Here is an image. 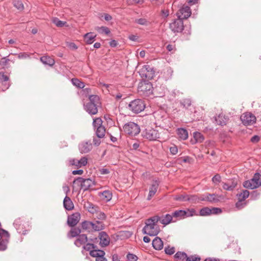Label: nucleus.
Segmentation results:
<instances>
[{
	"label": "nucleus",
	"instance_id": "412c9836",
	"mask_svg": "<svg viewBox=\"0 0 261 261\" xmlns=\"http://www.w3.org/2000/svg\"><path fill=\"white\" fill-rule=\"evenodd\" d=\"M228 120V118L222 113L220 114L218 116L215 117L216 123L221 126L226 125Z\"/></svg>",
	"mask_w": 261,
	"mask_h": 261
},
{
	"label": "nucleus",
	"instance_id": "5fc2aeb1",
	"mask_svg": "<svg viewBox=\"0 0 261 261\" xmlns=\"http://www.w3.org/2000/svg\"><path fill=\"white\" fill-rule=\"evenodd\" d=\"M164 250L166 254L170 255L173 254L175 251L174 247H170V246L165 247Z\"/></svg>",
	"mask_w": 261,
	"mask_h": 261
},
{
	"label": "nucleus",
	"instance_id": "b1692460",
	"mask_svg": "<svg viewBox=\"0 0 261 261\" xmlns=\"http://www.w3.org/2000/svg\"><path fill=\"white\" fill-rule=\"evenodd\" d=\"M63 205L64 208L68 211L72 210L74 208V205L71 199L67 196L64 198Z\"/></svg>",
	"mask_w": 261,
	"mask_h": 261
},
{
	"label": "nucleus",
	"instance_id": "cd10ccee",
	"mask_svg": "<svg viewBox=\"0 0 261 261\" xmlns=\"http://www.w3.org/2000/svg\"><path fill=\"white\" fill-rule=\"evenodd\" d=\"M99 196L101 199L106 202H108L111 200L112 197V193L109 190H105L100 193Z\"/></svg>",
	"mask_w": 261,
	"mask_h": 261
},
{
	"label": "nucleus",
	"instance_id": "864d4df0",
	"mask_svg": "<svg viewBox=\"0 0 261 261\" xmlns=\"http://www.w3.org/2000/svg\"><path fill=\"white\" fill-rule=\"evenodd\" d=\"M102 120L99 118H95L93 120V125L95 128L100 127L102 125Z\"/></svg>",
	"mask_w": 261,
	"mask_h": 261
},
{
	"label": "nucleus",
	"instance_id": "9b49d317",
	"mask_svg": "<svg viewBox=\"0 0 261 261\" xmlns=\"http://www.w3.org/2000/svg\"><path fill=\"white\" fill-rule=\"evenodd\" d=\"M191 15V11L190 8L188 6H182L176 13V15L178 18L181 19H186L188 18Z\"/></svg>",
	"mask_w": 261,
	"mask_h": 261
},
{
	"label": "nucleus",
	"instance_id": "dca6fc26",
	"mask_svg": "<svg viewBox=\"0 0 261 261\" xmlns=\"http://www.w3.org/2000/svg\"><path fill=\"white\" fill-rule=\"evenodd\" d=\"M69 162L71 165H74L77 168H81L87 165V159L86 157H82L79 160L75 159H72L69 160Z\"/></svg>",
	"mask_w": 261,
	"mask_h": 261
},
{
	"label": "nucleus",
	"instance_id": "ddd939ff",
	"mask_svg": "<svg viewBox=\"0 0 261 261\" xmlns=\"http://www.w3.org/2000/svg\"><path fill=\"white\" fill-rule=\"evenodd\" d=\"M144 137L149 140H155L159 138V134L155 129H146L144 132Z\"/></svg>",
	"mask_w": 261,
	"mask_h": 261
},
{
	"label": "nucleus",
	"instance_id": "20e7f679",
	"mask_svg": "<svg viewBox=\"0 0 261 261\" xmlns=\"http://www.w3.org/2000/svg\"><path fill=\"white\" fill-rule=\"evenodd\" d=\"M261 186V174L259 173H255L250 180L244 182L243 186L248 189H254Z\"/></svg>",
	"mask_w": 261,
	"mask_h": 261
},
{
	"label": "nucleus",
	"instance_id": "0eeeda50",
	"mask_svg": "<svg viewBox=\"0 0 261 261\" xmlns=\"http://www.w3.org/2000/svg\"><path fill=\"white\" fill-rule=\"evenodd\" d=\"M73 184L80 186L81 189L84 191H86L94 185V181L90 178H83L79 177L74 180Z\"/></svg>",
	"mask_w": 261,
	"mask_h": 261
},
{
	"label": "nucleus",
	"instance_id": "37998d69",
	"mask_svg": "<svg viewBox=\"0 0 261 261\" xmlns=\"http://www.w3.org/2000/svg\"><path fill=\"white\" fill-rule=\"evenodd\" d=\"M92 225V222L85 221L84 222H83L82 223V227L84 230L90 231L91 230V226Z\"/></svg>",
	"mask_w": 261,
	"mask_h": 261
},
{
	"label": "nucleus",
	"instance_id": "0e129e2a",
	"mask_svg": "<svg viewBox=\"0 0 261 261\" xmlns=\"http://www.w3.org/2000/svg\"><path fill=\"white\" fill-rule=\"evenodd\" d=\"M170 153L173 154H176L178 152V148L176 146L173 145V146L170 147Z\"/></svg>",
	"mask_w": 261,
	"mask_h": 261
},
{
	"label": "nucleus",
	"instance_id": "5701e85b",
	"mask_svg": "<svg viewBox=\"0 0 261 261\" xmlns=\"http://www.w3.org/2000/svg\"><path fill=\"white\" fill-rule=\"evenodd\" d=\"M9 80V77L7 75H5L3 73L0 72V81L2 82L3 85V87L2 88V90L5 91L8 89L10 86V84L8 83Z\"/></svg>",
	"mask_w": 261,
	"mask_h": 261
},
{
	"label": "nucleus",
	"instance_id": "de8ad7c7",
	"mask_svg": "<svg viewBox=\"0 0 261 261\" xmlns=\"http://www.w3.org/2000/svg\"><path fill=\"white\" fill-rule=\"evenodd\" d=\"M94 216L95 219H97L98 220V221H100L105 220L106 218V216L105 214L100 211H97L95 213Z\"/></svg>",
	"mask_w": 261,
	"mask_h": 261
},
{
	"label": "nucleus",
	"instance_id": "f257e3e1",
	"mask_svg": "<svg viewBox=\"0 0 261 261\" xmlns=\"http://www.w3.org/2000/svg\"><path fill=\"white\" fill-rule=\"evenodd\" d=\"M160 220V217L159 216H154L145 221V225L142 229L143 233L150 236H155L160 231V227L158 225V222Z\"/></svg>",
	"mask_w": 261,
	"mask_h": 261
},
{
	"label": "nucleus",
	"instance_id": "13d9d810",
	"mask_svg": "<svg viewBox=\"0 0 261 261\" xmlns=\"http://www.w3.org/2000/svg\"><path fill=\"white\" fill-rule=\"evenodd\" d=\"M188 201L193 203L198 202V196L195 195H188Z\"/></svg>",
	"mask_w": 261,
	"mask_h": 261
},
{
	"label": "nucleus",
	"instance_id": "f3484780",
	"mask_svg": "<svg viewBox=\"0 0 261 261\" xmlns=\"http://www.w3.org/2000/svg\"><path fill=\"white\" fill-rule=\"evenodd\" d=\"M159 186V181L157 180H153V182L149 188V194L147 200H149L151 197L155 195Z\"/></svg>",
	"mask_w": 261,
	"mask_h": 261
},
{
	"label": "nucleus",
	"instance_id": "58836bf2",
	"mask_svg": "<svg viewBox=\"0 0 261 261\" xmlns=\"http://www.w3.org/2000/svg\"><path fill=\"white\" fill-rule=\"evenodd\" d=\"M95 30L101 34H109L110 33V29L106 27H96Z\"/></svg>",
	"mask_w": 261,
	"mask_h": 261
},
{
	"label": "nucleus",
	"instance_id": "473e14b6",
	"mask_svg": "<svg viewBox=\"0 0 261 261\" xmlns=\"http://www.w3.org/2000/svg\"><path fill=\"white\" fill-rule=\"evenodd\" d=\"M41 62L45 65L53 66L55 64V61L51 58L48 56H43L40 58Z\"/></svg>",
	"mask_w": 261,
	"mask_h": 261
},
{
	"label": "nucleus",
	"instance_id": "052dcab7",
	"mask_svg": "<svg viewBox=\"0 0 261 261\" xmlns=\"http://www.w3.org/2000/svg\"><path fill=\"white\" fill-rule=\"evenodd\" d=\"M212 181L215 184H218L221 181V176L219 174L215 175L212 178Z\"/></svg>",
	"mask_w": 261,
	"mask_h": 261
},
{
	"label": "nucleus",
	"instance_id": "09e8293b",
	"mask_svg": "<svg viewBox=\"0 0 261 261\" xmlns=\"http://www.w3.org/2000/svg\"><path fill=\"white\" fill-rule=\"evenodd\" d=\"M188 195L187 194H182L176 196L174 199L180 201H187L188 199Z\"/></svg>",
	"mask_w": 261,
	"mask_h": 261
},
{
	"label": "nucleus",
	"instance_id": "6e6552de",
	"mask_svg": "<svg viewBox=\"0 0 261 261\" xmlns=\"http://www.w3.org/2000/svg\"><path fill=\"white\" fill-rule=\"evenodd\" d=\"M154 72L153 68L148 65L143 66L139 71L140 75L142 77L148 80H151L153 77Z\"/></svg>",
	"mask_w": 261,
	"mask_h": 261
},
{
	"label": "nucleus",
	"instance_id": "423d86ee",
	"mask_svg": "<svg viewBox=\"0 0 261 261\" xmlns=\"http://www.w3.org/2000/svg\"><path fill=\"white\" fill-rule=\"evenodd\" d=\"M145 108L144 101L141 99H135L128 105V109L134 113H139L143 111Z\"/></svg>",
	"mask_w": 261,
	"mask_h": 261
},
{
	"label": "nucleus",
	"instance_id": "3c124183",
	"mask_svg": "<svg viewBox=\"0 0 261 261\" xmlns=\"http://www.w3.org/2000/svg\"><path fill=\"white\" fill-rule=\"evenodd\" d=\"M14 6L15 8H16L18 10H23V5L21 1L19 0H15L13 2Z\"/></svg>",
	"mask_w": 261,
	"mask_h": 261
},
{
	"label": "nucleus",
	"instance_id": "4c0bfd02",
	"mask_svg": "<svg viewBox=\"0 0 261 261\" xmlns=\"http://www.w3.org/2000/svg\"><path fill=\"white\" fill-rule=\"evenodd\" d=\"M249 195V192L247 190H243L242 192L237 194V196L238 200L244 201Z\"/></svg>",
	"mask_w": 261,
	"mask_h": 261
},
{
	"label": "nucleus",
	"instance_id": "bf43d9fd",
	"mask_svg": "<svg viewBox=\"0 0 261 261\" xmlns=\"http://www.w3.org/2000/svg\"><path fill=\"white\" fill-rule=\"evenodd\" d=\"M181 104L184 107L188 108L191 105V100L190 99H183L181 102Z\"/></svg>",
	"mask_w": 261,
	"mask_h": 261
},
{
	"label": "nucleus",
	"instance_id": "603ef678",
	"mask_svg": "<svg viewBox=\"0 0 261 261\" xmlns=\"http://www.w3.org/2000/svg\"><path fill=\"white\" fill-rule=\"evenodd\" d=\"M98 207L92 203L89 204V206L88 207V210L89 212L91 214H95V213L98 211Z\"/></svg>",
	"mask_w": 261,
	"mask_h": 261
},
{
	"label": "nucleus",
	"instance_id": "6ab92c4d",
	"mask_svg": "<svg viewBox=\"0 0 261 261\" xmlns=\"http://www.w3.org/2000/svg\"><path fill=\"white\" fill-rule=\"evenodd\" d=\"M99 238L100 239V244L101 246H107L110 244V238L108 235L104 231L99 233Z\"/></svg>",
	"mask_w": 261,
	"mask_h": 261
},
{
	"label": "nucleus",
	"instance_id": "f8f14e48",
	"mask_svg": "<svg viewBox=\"0 0 261 261\" xmlns=\"http://www.w3.org/2000/svg\"><path fill=\"white\" fill-rule=\"evenodd\" d=\"M242 123L245 125H252L256 121V117L252 113L247 112L242 114L241 116Z\"/></svg>",
	"mask_w": 261,
	"mask_h": 261
},
{
	"label": "nucleus",
	"instance_id": "e433bc0d",
	"mask_svg": "<svg viewBox=\"0 0 261 261\" xmlns=\"http://www.w3.org/2000/svg\"><path fill=\"white\" fill-rule=\"evenodd\" d=\"M186 214L185 210H177L172 213L173 217L176 218L178 219H181L185 218V214Z\"/></svg>",
	"mask_w": 261,
	"mask_h": 261
},
{
	"label": "nucleus",
	"instance_id": "a18cd8bd",
	"mask_svg": "<svg viewBox=\"0 0 261 261\" xmlns=\"http://www.w3.org/2000/svg\"><path fill=\"white\" fill-rule=\"evenodd\" d=\"M211 208L205 207L200 210L199 212V215L201 216H206L211 215Z\"/></svg>",
	"mask_w": 261,
	"mask_h": 261
},
{
	"label": "nucleus",
	"instance_id": "a19ab883",
	"mask_svg": "<svg viewBox=\"0 0 261 261\" xmlns=\"http://www.w3.org/2000/svg\"><path fill=\"white\" fill-rule=\"evenodd\" d=\"M71 82L72 84L76 86V87L81 89L84 88L85 87V84L83 82L80 81L79 79L76 78H73L71 80Z\"/></svg>",
	"mask_w": 261,
	"mask_h": 261
},
{
	"label": "nucleus",
	"instance_id": "49530a36",
	"mask_svg": "<svg viewBox=\"0 0 261 261\" xmlns=\"http://www.w3.org/2000/svg\"><path fill=\"white\" fill-rule=\"evenodd\" d=\"M185 211L186 214H185V218L192 217L195 215H198L196 211L194 208H188Z\"/></svg>",
	"mask_w": 261,
	"mask_h": 261
},
{
	"label": "nucleus",
	"instance_id": "7ed1b4c3",
	"mask_svg": "<svg viewBox=\"0 0 261 261\" xmlns=\"http://www.w3.org/2000/svg\"><path fill=\"white\" fill-rule=\"evenodd\" d=\"M138 91L142 96H148L153 93L152 85L149 82H141L138 87Z\"/></svg>",
	"mask_w": 261,
	"mask_h": 261
},
{
	"label": "nucleus",
	"instance_id": "4be33fe9",
	"mask_svg": "<svg viewBox=\"0 0 261 261\" xmlns=\"http://www.w3.org/2000/svg\"><path fill=\"white\" fill-rule=\"evenodd\" d=\"M153 247L158 250H160L163 248V242L159 237H155L152 242Z\"/></svg>",
	"mask_w": 261,
	"mask_h": 261
},
{
	"label": "nucleus",
	"instance_id": "69168bd1",
	"mask_svg": "<svg viewBox=\"0 0 261 261\" xmlns=\"http://www.w3.org/2000/svg\"><path fill=\"white\" fill-rule=\"evenodd\" d=\"M18 58L19 59L29 58L30 55L27 53H21L18 55Z\"/></svg>",
	"mask_w": 261,
	"mask_h": 261
},
{
	"label": "nucleus",
	"instance_id": "2f4dec72",
	"mask_svg": "<svg viewBox=\"0 0 261 261\" xmlns=\"http://www.w3.org/2000/svg\"><path fill=\"white\" fill-rule=\"evenodd\" d=\"M187 257V254L184 252L178 251L174 255V258L177 259V261H184L185 260L186 261Z\"/></svg>",
	"mask_w": 261,
	"mask_h": 261
},
{
	"label": "nucleus",
	"instance_id": "c9c22d12",
	"mask_svg": "<svg viewBox=\"0 0 261 261\" xmlns=\"http://www.w3.org/2000/svg\"><path fill=\"white\" fill-rule=\"evenodd\" d=\"M81 232V230L80 228L77 227H74L71 228L70 232L68 234V237L69 238H74L75 237H78L80 235V233Z\"/></svg>",
	"mask_w": 261,
	"mask_h": 261
},
{
	"label": "nucleus",
	"instance_id": "4468645a",
	"mask_svg": "<svg viewBox=\"0 0 261 261\" xmlns=\"http://www.w3.org/2000/svg\"><path fill=\"white\" fill-rule=\"evenodd\" d=\"M81 218V215L79 212L73 213L68 217L67 223L69 226L73 227L75 226L79 222Z\"/></svg>",
	"mask_w": 261,
	"mask_h": 261
},
{
	"label": "nucleus",
	"instance_id": "1a4fd4ad",
	"mask_svg": "<svg viewBox=\"0 0 261 261\" xmlns=\"http://www.w3.org/2000/svg\"><path fill=\"white\" fill-rule=\"evenodd\" d=\"M10 235L6 230H0V251H5L7 248Z\"/></svg>",
	"mask_w": 261,
	"mask_h": 261
},
{
	"label": "nucleus",
	"instance_id": "338daca9",
	"mask_svg": "<svg viewBox=\"0 0 261 261\" xmlns=\"http://www.w3.org/2000/svg\"><path fill=\"white\" fill-rule=\"evenodd\" d=\"M67 46L72 50H76L77 48V46L73 42H67Z\"/></svg>",
	"mask_w": 261,
	"mask_h": 261
},
{
	"label": "nucleus",
	"instance_id": "aec40b11",
	"mask_svg": "<svg viewBox=\"0 0 261 261\" xmlns=\"http://www.w3.org/2000/svg\"><path fill=\"white\" fill-rule=\"evenodd\" d=\"M88 239L86 234H82L79 235L76 240L74 242V244L77 247H81V246L85 245L87 242Z\"/></svg>",
	"mask_w": 261,
	"mask_h": 261
},
{
	"label": "nucleus",
	"instance_id": "8fccbe9b",
	"mask_svg": "<svg viewBox=\"0 0 261 261\" xmlns=\"http://www.w3.org/2000/svg\"><path fill=\"white\" fill-rule=\"evenodd\" d=\"M53 23L57 27H62L65 25L66 22L59 20L58 18H55L53 20Z\"/></svg>",
	"mask_w": 261,
	"mask_h": 261
},
{
	"label": "nucleus",
	"instance_id": "680f3d73",
	"mask_svg": "<svg viewBox=\"0 0 261 261\" xmlns=\"http://www.w3.org/2000/svg\"><path fill=\"white\" fill-rule=\"evenodd\" d=\"M243 200H239L236 203V206L238 209H241L243 207H244V206L246 205V203L243 202Z\"/></svg>",
	"mask_w": 261,
	"mask_h": 261
},
{
	"label": "nucleus",
	"instance_id": "39448f33",
	"mask_svg": "<svg viewBox=\"0 0 261 261\" xmlns=\"http://www.w3.org/2000/svg\"><path fill=\"white\" fill-rule=\"evenodd\" d=\"M123 129L125 134L130 136H136L140 133L139 125L133 122H129L125 123L123 126Z\"/></svg>",
	"mask_w": 261,
	"mask_h": 261
},
{
	"label": "nucleus",
	"instance_id": "a878e982",
	"mask_svg": "<svg viewBox=\"0 0 261 261\" xmlns=\"http://www.w3.org/2000/svg\"><path fill=\"white\" fill-rule=\"evenodd\" d=\"M177 134L179 138L181 140H186L188 138V133L187 129L184 128L177 129Z\"/></svg>",
	"mask_w": 261,
	"mask_h": 261
},
{
	"label": "nucleus",
	"instance_id": "72a5a7b5",
	"mask_svg": "<svg viewBox=\"0 0 261 261\" xmlns=\"http://www.w3.org/2000/svg\"><path fill=\"white\" fill-rule=\"evenodd\" d=\"M84 249L85 250L89 251V254L91 255V252L92 251H99L100 249H98L97 246L92 243H87L83 246Z\"/></svg>",
	"mask_w": 261,
	"mask_h": 261
},
{
	"label": "nucleus",
	"instance_id": "f03ea898",
	"mask_svg": "<svg viewBox=\"0 0 261 261\" xmlns=\"http://www.w3.org/2000/svg\"><path fill=\"white\" fill-rule=\"evenodd\" d=\"M89 101L84 105L85 110L90 115H95L98 112L97 108L100 105L99 98L97 95L89 96Z\"/></svg>",
	"mask_w": 261,
	"mask_h": 261
},
{
	"label": "nucleus",
	"instance_id": "bb28decb",
	"mask_svg": "<svg viewBox=\"0 0 261 261\" xmlns=\"http://www.w3.org/2000/svg\"><path fill=\"white\" fill-rule=\"evenodd\" d=\"M173 217L172 215L166 214L161 217H160V220L159 221H160L161 223L162 224L166 225L171 222Z\"/></svg>",
	"mask_w": 261,
	"mask_h": 261
},
{
	"label": "nucleus",
	"instance_id": "6e6d98bb",
	"mask_svg": "<svg viewBox=\"0 0 261 261\" xmlns=\"http://www.w3.org/2000/svg\"><path fill=\"white\" fill-rule=\"evenodd\" d=\"M126 258L127 261H137L138 258L137 255L130 253L127 254Z\"/></svg>",
	"mask_w": 261,
	"mask_h": 261
},
{
	"label": "nucleus",
	"instance_id": "4d7b16f0",
	"mask_svg": "<svg viewBox=\"0 0 261 261\" xmlns=\"http://www.w3.org/2000/svg\"><path fill=\"white\" fill-rule=\"evenodd\" d=\"M10 61V60L6 57L3 58L0 62V66L3 68L6 67Z\"/></svg>",
	"mask_w": 261,
	"mask_h": 261
},
{
	"label": "nucleus",
	"instance_id": "7c9ffc66",
	"mask_svg": "<svg viewBox=\"0 0 261 261\" xmlns=\"http://www.w3.org/2000/svg\"><path fill=\"white\" fill-rule=\"evenodd\" d=\"M20 222V219L16 220L14 222V225H15V227H16V229L17 230V231L19 233H22L23 234H25L27 233V230L24 229H23V226H22L21 224H19V223Z\"/></svg>",
	"mask_w": 261,
	"mask_h": 261
},
{
	"label": "nucleus",
	"instance_id": "c756f323",
	"mask_svg": "<svg viewBox=\"0 0 261 261\" xmlns=\"http://www.w3.org/2000/svg\"><path fill=\"white\" fill-rule=\"evenodd\" d=\"M104 228V224L100 221H96L93 222V225L91 226V230L100 231Z\"/></svg>",
	"mask_w": 261,
	"mask_h": 261
},
{
	"label": "nucleus",
	"instance_id": "774afa93",
	"mask_svg": "<svg viewBox=\"0 0 261 261\" xmlns=\"http://www.w3.org/2000/svg\"><path fill=\"white\" fill-rule=\"evenodd\" d=\"M200 258L195 256H188L186 261H200Z\"/></svg>",
	"mask_w": 261,
	"mask_h": 261
},
{
	"label": "nucleus",
	"instance_id": "79ce46f5",
	"mask_svg": "<svg viewBox=\"0 0 261 261\" xmlns=\"http://www.w3.org/2000/svg\"><path fill=\"white\" fill-rule=\"evenodd\" d=\"M193 137L196 142L201 143L204 140V137L202 134L199 132H194Z\"/></svg>",
	"mask_w": 261,
	"mask_h": 261
},
{
	"label": "nucleus",
	"instance_id": "c03bdc74",
	"mask_svg": "<svg viewBox=\"0 0 261 261\" xmlns=\"http://www.w3.org/2000/svg\"><path fill=\"white\" fill-rule=\"evenodd\" d=\"M135 22L136 23L144 26H147L150 24V22L148 21L146 19L143 18L137 19L135 20Z\"/></svg>",
	"mask_w": 261,
	"mask_h": 261
},
{
	"label": "nucleus",
	"instance_id": "ea45409f",
	"mask_svg": "<svg viewBox=\"0 0 261 261\" xmlns=\"http://www.w3.org/2000/svg\"><path fill=\"white\" fill-rule=\"evenodd\" d=\"M95 129H96V135L98 138H101L105 136L106 130L104 126L98 127Z\"/></svg>",
	"mask_w": 261,
	"mask_h": 261
},
{
	"label": "nucleus",
	"instance_id": "f704fd0d",
	"mask_svg": "<svg viewBox=\"0 0 261 261\" xmlns=\"http://www.w3.org/2000/svg\"><path fill=\"white\" fill-rule=\"evenodd\" d=\"M237 183L234 181H229L227 183H224L222 187L224 190L227 191H232L236 187Z\"/></svg>",
	"mask_w": 261,
	"mask_h": 261
},
{
	"label": "nucleus",
	"instance_id": "2eb2a0df",
	"mask_svg": "<svg viewBox=\"0 0 261 261\" xmlns=\"http://www.w3.org/2000/svg\"><path fill=\"white\" fill-rule=\"evenodd\" d=\"M79 148L81 153H87L92 149V145L90 141H84L79 144Z\"/></svg>",
	"mask_w": 261,
	"mask_h": 261
},
{
	"label": "nucleus",
	"instance_id": "393cba45",
	"mask_svg": "<svg viewBox=\"0 0 261 261\" xmlns=\"http://www.w3.org/2000/svg\"><path fill=\"white\" fill-rule=\"evenodd\" d=\"M222 197L216 194H208L207 193V202L211 203H216L220 200Z\"/></svg>",
	"mask_w": 261,
	"mask_h": 261
},
{
	"label": "nucleus",
	"instance_id": "c85d7f7f",
	"mask_svg": "<svg viewBox=\"0 0 261 261\" xmlns=\"http://www.w3.org/2000/svg\"><path fill=\"white\" fill-rule=\"evenodd\" d=\"M96 35L92 32H90L84 35L85 41L89 44H92L95 40Z\"/></svg>",
	"mask_w": 261,
	"mask_h": 261
},
{
	"label": "nucleus",
	"instance_id": "9d476101",
	"mask_svg": "<svg viewBox=\"0 0 261 261\" xmlns=\"http://www.w3.org/2000/svg\"><path fill=\"white\" fill-rule=\"evenodd\" d=\"M169 28L174 33L181 32L184 28L183 21L181 18H178L170 23Z\"/></svg>",
	"mask_w": 261,
	"mask_h": 261
},
{
	"label": "nucleus",
	"instance_id": "a211bd4d",
	"mask_svg": "<svg viewBox=\"0 0 261 261\" xmlns=\"http://www.w3.org/2000/svg\"><path fill=\"white\" fill-rule=\"evenodd\" d=\"M105 252L102 250L91 252V256L96 258L95 261H107V259L105 257Z\"/></svg>",
	"mask_w": 261,
	"mask_h": 261
},
{
	"label": "nucleus",
	"instance_id": "e2e57ef3",
	"mask_svg": "<svg viewBox=\"0 0 261 261\" xmlns=\"http://www.w3.org/2000/svg\"><path fill=\"white\" fill-rule=\"evenodd\" d=\"M211 214H219L222 213V210L220 208L217 207H213L212 208H211Z\"/></svg>",
	"mask_w": 261,
	"mask_h": 261
}]
</instances>
